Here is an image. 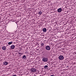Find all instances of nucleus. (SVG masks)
I'll list each match as a JSON object with an SVG mask.
<instances>
[{
	"label": "nucleus",
	"instance_id": "4468645a",
	"mask_svg": "<svg viewBox=\"0 0 76 76\" xmlns=\"http://www.w3.org/2000/svg\"><path fill=\"white\" fill-rule=\"evenodd\" d=\"M38 14H39L40 15H42V12L39 11L38 12Z\"/></svg>",
	"mask_w": 76,
	"mask_h": 76
},
{
	"label": "nucleus",
	"instance_id": "7ed1b4c3",
	"mask_svg": "<svg viewBox=\"0 0 76 76\" xmlns=\"http://www.w3.org/2000/svg\"><path fill=\"white\" fill-rule=\"evenodd\" d=\"M31 72H35L37 71V70L34 68L31 69L30 70Z\"/></svg>",
	"mask_w": 76,
	"mask_h": 76
},
{
	"label": "nucleus",
	"instance_id": "39448f33",
	"mask_svg": "<svg viewBox=\"0 0 76 76\" xmlns=\"http://www.w3.org/2000/svg\"><path fill=\"white\" fill-rule=\"evenodd\" d=\"M60 60H63L64 59V57L63 56H59Z\"/></svg>",
	"mask_w": 76,
	"mask_h": 76
},
{
	"label": "nucleus",
	"instance_id": "dca6fc26",
	"mask_svg": "<svg viewBox=\"0 0 76 76\" xmlns=\"http://www.w3.org/2000/svg\"><path fill=\"white\" fill-rule=\"evenodd\" d=\"M50 76H54V75H51Z\"/></svg>",
	"mask_w": 76,
	"mask_h": 76
},
{
	"label": "nucleus",
	"instance_id": "6e6552de",
	"mask_svg": "<svg viewBox=\"0 0 76 76\" xmlns=\"http://www.w3.org/2000/svg\"><path fill=\"white\" fill-rule=\"evenodd\" d=\"M4 65H7L8 64V62L7 61H5L3 62Z\"/></svg>",
	"mask_w": 76,
	"mask_h": 76
},
{
	"label": "nucleus",
	"instance_id": "1a4fd4ad",
	"mask_svg": "<svg viewBox=\"0 0 76 76\" xmlns=\"http://www.w3.org/2000/svg\"><path fill=\"white\" fill-rule=\"evenodd\" d=\"M22 58H23V59H26V56L23 55V56L22 57Z\"/></svg>",
	"mask_w": 76,
	"mask_h": 76
},
{
	"label": "nucleus",
	"instance_id": "2eb2a0df",
	"mask_svg": "<svg viewBox=\"0 0 76 76\" xmlns=\"http://www.w3.org/2000/svg\"><path fill=\"white\" fill-rule=\"evenodd\" d=\"M18 54H21V53H19V52H18Z\"/></svg>",
	"mask_w": 76,
	"mask_h": 76
},
{
	"label": "nucleus",
	"instance_id": "0eeeda50",
	"mask_svg": "<svg viewBox=\"0 0 76 76\" xmlns=\"http://www.w3.org/2000/svg\"><path fill=\"white\" fill-rule=\"evenodd\" d=\"M2 49L3 50H6V48L4 46H3L2 47Z\"/></svg>",
	"mask_w": 76,
	"mask_h": 76
},
{
	"label": "nucleus",
	"instance_id": "f257e3e1",
	"mask_svg": "<svg viewBox=\"0 0 76 76\" xmlns=\"http://www.w3.org/2000/svg\"><path fill=\"white\" fill-rule=\"evenodd\" d=\"M42 61H43V62H47V61H48V58L44 57L42 58Z\"/></svg>",
	"mask_w": 76,
	"mask_h": 76
},
{
	"label": "nucleus",
	"instance_id": "f3484780",
	"mask_svg": "<svg viewBox=\"0 0 76 76\" xmlns=\"http://www.w3.org/2000/svg\"><path fill=\"white\" fill-rule=\"evenodd\" d=\"M36 75H34V76H36Z\"/></svg>",
	"mask_w": 76,
	"mask_h": 76
},
{
	"label": "nucleus",
	"instance_id": "9b49d317",
	"mask_svg": "<svg viewBox=\"0 0 76 76\" xmlns=\"http://www.w3.org/2000/svg\"><path fill=\"white\" fill-rule=\"evenodd\" d=\"M48 67L47 66V65H45L44 66V69H47Z\"/></svg>",
	"mask_w": 76,
	"mask_h": 76
},
{
	"label": "nucleus",
	"instance_id": "ddd939ff",
	"mask_svg": "<svg viewBox=\"0 0 76 76\" xmlns=\"http://www.w3.org/2000/svg\"><path fill=\"white\" fill-rule=\"evenodd\" d=\"M40 45H41V47H44V44L42 43H41Z\"/></svg>",
	"mask_w": 76,
	"mask_h": 76
},
{
	"label": "nucleus",
	"instance_id": "9d476101",
	"mask_svg": "<svg viewBox=\"0 0 76 76\" xmlns=\"http://www.w3.org/2000/svg\"><path fill=\"white\" fill-rule=\"evenodd\" d=\"M43 31L44 32H46L47 31V29L46 28H43Z\"/></svg>",
	"mask_w": 76,
	"mask_h": 76
},
{
	"label": "nucleus",
	"instance_id": "20e7f679",
	"mask_svg": "<svg viewBox=\"0 0 76 76\" xmlns=\"http://www.w3.org/2000/svg\"><path fill=\"white\" fill-rule=\"evenodd\" d=\"M61 11H62V9L61 8H60L58 9L57 11L58 13L61 12Z\"/></svg>",
	"mask_w": 76,
	"mask_h": 76
},
{
	"label": "nucleus",
	"instance_id": "f03ea898",
	"mask_svg": "<svg viewBox=\"0 0 76 76\" xmlns=\"http://www.w3.org/2000/svg\"><path fill=\"white\" fill-rule=\"evenodd\" d=\"M45 49L46 50H47L48 51H50V49H51V48H50V46L48 45H47L46 46Z\"/></svg>",
	"mask_w": 76,
	"mask_h": 76
},
{
	"label": "nucleus",
	"instance_id": "f8f14e48",
	"mask_svg": "<svg viewBox=\"0 0 76 76\" xmlns=\"http://www.w3.org/2000/svg\"><path fill=\"white\" fill-rule=\"evenodd\" d=\"M13 42H10L8 43V44L9 45H11L12 44V43Z\"/></svg>",
	"mask_w": 76,
	"mask_h": 76
},
{
	"label": "nucleus",
	"instance_id": "423d86ee",
	"mask_svg": "<svg viewBox=\"0 0 76 76\" xmlns=\"http://www.w3.org/2000/svg\"><path fill=\"white\" fill-rule=\"evenodd\" d=\"M15 48V46L14 45H12L11 46V48L12 49H14Z\"/></svg>",
	"mask_w": 76,
	"mask_h": 76
}]
</instances>
